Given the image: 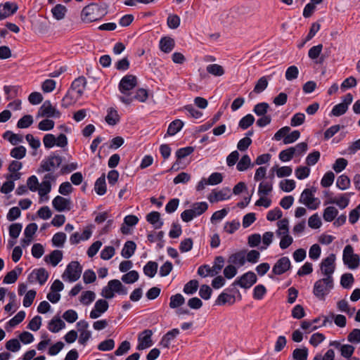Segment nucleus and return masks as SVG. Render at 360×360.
Wrapping results in <instances>:
<instances>
[{
	"mask_svg": "<svg viewBox=\"0 0 360 360\" xmlns=\"http://www.w3.org/2000/svg\"><path fill=\"white\" fill-rule=\"evenodd\" d=\"M224 264V258L222 256H217L215 257L214 265L212 267L207 264L202 265L198 268V274L202 277L214 276L220 272Z\"/></svg>",
	"mask_w": 360,
	"mask_h": 360,
	"instance_id": "obj_1",
	"label": "nucleus"
},
{
	"mask_svg": "<svg viewBox=\"0 0 360 360\" xmlns=\"http://www.w3.org/2000/svg\"><path fill=\"white\" fill-rule=\"evenodd\" d=\"M333 288V278H323L315 282L313 292L316 297L323 300Z\"/></svg>",
	"mask_w": 360,
	"mask_h": 360,
	"instance_id": "obj_2",
	"label": "nucleus"
},
{
	"mask_svg": "<svg viewBox=\"0 0 360 360\" xmlns=\"http://www.w3.org/2000/svg\"><path fill=\"white\" fill-rule=\"evenodd\" d=\"M63 159L59 155L52 153L49 157L43 160L41 162L40 167L37 169L38 173L44 172H51L56 168L59 167L62 164Z\"/></svg>",
	"mask_w": 360,
	"mask_h": 360,
	"instance_id": "obj_3",
	"label": "nucleus"
},
{
	"mask_svg": "<svg viewBox=\"0 0 360 360\" xmlns=\"http://www.w3.org/2000/svg\"><path fill=\"white\" fill-rule=\"evenodd\" d=\"M342 260L345 265L351 269H355L360 264V257L354 253V249L351 245H347L343 250Z\"/></svg>",
	"mask_w": 360,
	"mask_h": 360,
	"instance_id": "obj_4",
	"label": "nucleus"
},
{
	"mask_svg": "<svg viewBox=\"0 0 360 360\" xmlns=\"http://www.w3.org/2000/svg\"><path fill=\"white\" fill-rule=\"evenodd\" d=\"M320 269L324 278H333V274L335 270V255L332 253L323 259L320 264Z\"/></svg>",
	"mask_w": 360,
	"mask_h": 360,
	"instance_id": "obj_5",
	"label": "nucleus"
},
{
	"mask_svg": "<svg viewBox=\"0 0 360 360\" xmlns=\"http://www.w3.org/2000/svg\"><path fill=\"white\" fill-rule=\"evenodd\" d=\"M82 266L78 262L72 261L68 266L62 277L65 279L67 276L70 282L77 281L82 274Z\"/></svg>",
	"mask_w": 360,
	"mask_h": 360,
	"instance_id": "obj_6",
	"label": "nucleus"
},
{
	"mask_svg": "<svg viewBox=\"0 0 360 360\" xmlns=\"http://www.w3.org/2000/svg\"><path fill=\"white\" fill-rule=\"evenodd\" d=\"M137 85V78L133 75H127L123 77L119 83V90L124 95H129V91Z\"/></svg>",
	"mask_w": 360,
	"mask_h": 360,
	"instance_id": "obj_7",
	"label": "nucleus"
},
{
	"mask_svg": "<svg viewBox=\"0 0 360 360\" xmlns=\"http://www.w3.org/2000/svg\"><path fill=\"white\" fill-rule=\"evenodd\" d=\"M257 281L256 274L252 271H248L241 276L233 283V285H239L243 288H250Z\"/></svg>",
	"mask_w": 360,
	"mask_h": 360,
	"instance_id": "obj_8",
	"label": "nucleus"
},
{
	"mask_svg": "<svg viewBox=\"0 0 360 360\" xmlns=\"http://www.w3.org/2000/svg\"><path fill=\"white\" fill-rule=\"evenodd\" d=\"M153 331L149 329L144 330L138 335L137 345L138 350H143L151 347L153 344L152 340Z\"/></svg>",
	"mask_w": 360,
	"mask_h": 360,
	"instance_id": "obj_9",
	"label": "nucleus"
},
{
	"mask_svg": "<svg viewBox=\"0 0 360 360\" xmlns=\"http://www.w3.org/2000/svg\"><path fill=\"white\" fill-rule=\"evenodd\" d=\"M291 267V263L288 257L280 258L274 265L272 273L275 275H281L288 271Z\"/></svg>",
	"mask_w": 360,
	"mask_h": 360,
	"instance_id": "obj_10",
	"label": "nucleus"
},
{
	"mask_svg": "<svg viewBox=\"0 0 360 360\" xmlns=\"http://www.w3.org/2000/svg\"><path fill=\"white\" fill-rule=\"evenodd\" d=\"M231 190L226 187L219 191L214 190L208 195L207 199L212 203L230 198Z\"/></svg>",
	"mask_w": 360,
	"mask_h": 360,
	"instance_id": "obj_11",
	"label": "nucleus"
},
{
	"mask_svg": "<svg viewBox=\"0 0 360 360\" xmlns=\"http://www.w3.org/2000/svg\"><path fill=\"white\" fill-rule=\"evenodd\" d=\"M315 200L311 191L306 188L301 194L300 202L304 204L309 209L316 210L318 205L314 203Z\"/></svg>",
	"mask_w": 360,
	"mask_h": 360,
	"instance_id": "obj_12",
	"label": "nucleus"
},
{
	"mask_svg": "<svg viewBox=\"0 0 360 360\" xmlns=\"http://www.w3.org/2000/svg\"><path fill=\"white\" fill-rule=\"evenodd\" d=\"M109 307L106 300L100 299L95 303L94 309L91 310V319H97L105 313Z\"/></svg>",
	"mask_w": 360,
	"mask_h": 360,
	"instance_id": "obj_13",
	"label": "nucleus"
},
{
	"mask_svg": "<svg viewBox=\"0 0 360 360\" xmlns=\"http://www.w3.org/2000/svg\"><path fill=\"white\" fill-rule=\"evenodd\" d=\"M52 205L58 212L68 211L70 210V200L60 195H57L53 198Z\"/></svg>",
	"mask_w": 360,
	"mask_h": 360,
	"instance_id": "obj_14",
	"label": "nucleus"
},
{
	"mask_svg": "<svg viewBox=\"0 0 360 360\" xmlns=\"http://www.w3.org/2000/svg\"><path fill=\"white\" fill-rule=\"evenodd\" d=\"M179 333L180 331L178 328H174L168 331L162 336L160 342V345L164 348L169 349L170 347L171 341L175 339Z\"/></svg>",
	"mask_w": 360,
	"mask_h": 360,
	"instance_id": "obj_15",
	"label": "nucleus"
},
{
	"mask_svg": "<svg viewBox=\"0 0 360 360\" xmlns=\"http://www.w3.org/2000/svg\"><path fill=\"white\" fill-rule=\"evenodd\" d=\"M108 13L105 6L91 3V22L101 19Z\"/></svg>",
	"mask_w": 360,
	"mask_h": 360,
	"instance_id": "obj_16",
	"label": "nucleus"
},
{
	"mask_svg": "<svg viewBox=\"0 0 360 360\" xmlns=\"http://www.w3.org/2000/svg\"><path fill=\"white\" fill-rule=\"evenodd\" d=\"M34 273L36 274V280L41 285H44L49 278L48 271L44 268H39L38 269L34 270L33 272L28 276V281L30 283L33 282L32 278Z\"/></svg>",
	"mask_w": 360,
	"mask_h": 360,
	"instance_id": "obj_17",
	"label": "nucleus"
},
{
	"mask_svg": "<svg viewBox=\"0 0 360 360\" xmlns=\"http://www.w3.org/2000/svg\"><path fill=\"white\" fill-rule=\"evenodd\" d=\"M86 84V81L85 77H79L75 79L72 82L70 89L72 90V91L75 92L79 96H82V95L84 92Z\"/></svg>",
	"mask_w": 360,
	"mask_h": 360,
	"instance_id": "obj_18",
	"label": "nucleus"
},
{
	"mask_svg": "<svg viewBox=\"0 0 360 360\" xmlns=\"http://www.w3.org/2000/svg\"><path fill=\"white\" fill-rule=\"evenodd\" d=\"M56 109L52 106L50 101H46L40 107L38 115L41 117H51L55 116Z\"/></svg>",
	"mask_w": 360,
	"mask_h": 360,
	"instance_id": "obj_19",
	"label": "nucleus"
},
{
	"mask_svg": "<svg viewBox=\"0 0 360 360\" xmlns=\"http://www.w3.org/2000/svg\"><path fill=\"white\" fill-rule=\"evenodd\" d=\"M160 213L157 211H153L146 215V220L152 224L155 229H160L163 225V221L160 218Z\"/></svg>",
	"mask_w": 360,
	"mask_h": 360,
	"instance_id": "obj_20",
	"label": "nucleus"
},
{
	"mask_svg": "<svg viewBox=\"0 0 360 360\" xmlns=\"http://www.w3.org/2000/svg\"><path fill=\"white\" fill-rule=\"evenodd\" d=\"M80 97V96L69 89L62 100L61 105L62 107L67 108L74 104Z\"/></svg>",
	"mask_w": 360,
	"mask_h": 360,
	"instance_id": "obj_21",
	"label": "nucleus"
},
{
	"mask_svg": "<svg viewBox=\"0 0 360 360\" xmlns=\"http://www.w3.org/2000/svg\"><path fill=\"white\" fill-rule=\"evenodd\" d=\"M174 46V39L170 37H164L160 41V49L164 53L171 52Z\"/></svg>",
	"mask_w": 360,
	"mask_h": 360,
	"instance_id": "obj_22",
	"label": "nucleus"
},
{
	"mask_svg": "<svg viewBox=\"0 0 360 360\" xmlns=\"http://www.w3.org/2000/svg\"><path fill=\"white\" fill-rule=\"evenodd\" d=\"M62 259L63 252L59 250H55L50 255L44 257V261L47 263H51L53 266H56Z\"/></svg>",
	"mask_w": 360,
	"mask_h": 360,
	"instance_id": "obj_23",
	"label": "nucleus"
},
{
	"mask_svg": "<svg viewBox=\"0 0 360 360\" xmlns=\"http://www.w3.org/2000/svg\"><path fill=\"white\" fill-rule=\"evenodd\" d=\"M120 120V115L115 108H110L108 109L105 120L109 125L114 126L117 124Z\"/></svg>",
	"mask_w": 360,
	"mask_h": 360,
	"instance_id": "obj_24",
	"label": "nucleus"
},
{
	"mask_svg": "<svg viewBox=\"0 0 360 360\" xmlns=\"http://www.w3.org/2000/svg\"><path fill=\"white\" fill-rule=\"evenodd\" d=\"M65 327V322L59 317L52 319L48 325V329L52 333H58Z\"/></svg>",
	"mask_w": 360,
	"mask_h": 360,
	"instance_id": "obj_25",
	"label": "nucleus"
},
{
	"mask_svg": "<svg viewBox=\"0 0 360 360\" xmlns=\"http://www.w3.org/2000/svg\"><path fill=\"white\" fill-rule=\"evenodd\" d=\"M136 248V245L134 241H127L122 250L121 255L125 259H129L134 254Z\"/></svg>",
	"mask_w": 360,
	"mask_h": 360,
	"instance_id": "obj_26",
	"label": "nucleus"
},
{
	"mask_svg": "<svg viewBox=\"0 0 360 360\" xmlns=\"http://www.w3.org/2000/svg\"><path fill=\"white\" fill-rule=\"evenodd\" d=\"M245 254L246 252L245 250H241L236 253L232 254L229 257V262L234 264H239L240 266H243L245 263Z\"/></svg>",
	"mask_w": 360,
	"mask_h": 360,
	"instance_id": "obj_27",
	"label": "nucleus"
},
{
	"mask_svg": "<svg viewBox=\"0 0 360 360\" xmlns=\"http://www.w3.org/2000/svg\"><path fill=\"white\" fill-rule=\"evenodd\" d=\"M94 190L96 193L99 195H103L106 192V183H105V176L104 174H102L101 177H99L94 185Z\"/></svg>",
	"mask_w": 360,
	"mask_h": 360,
	"instance_id": "obj_28",
	"label": "nucleus"
},
{
	"mask_svg": "<svg viewBox=\"0 0 360 360\" xmlns=\"http://www.w3.org/2000/svg\"><path fill=\"white\" fill-rule=\"evenodd\" d=\"M67 11V8L62 4H57L51 9L53 16L58 20L63 19Z\"/></svg>",
	"mask_w": 360,
	"mask_h": 360,
	"instance_id": "obj_29",
	"label": "nucleus"
},
{
	"mask_svg": "<svg viewBox=\"0 0 360 360\" xmlns=\"http://www.w3.org/2000/svg\"><path fill=\"white\" fill-rule=\"evenodd\" d=\"M338 214V210L335 207L329 206L324 210L323 217L326 221L330 222L335 219Z\"/></svg>",
	"mask_w": 360,
	"mask_h": 360,
	"instance_id": "obj_30",
	"label": "nucleus"
},
{
	"mask_svg": "<svg viewBox=\"0 0 360 360\" xmlns=\"http://www.w3.org/2000/svg\"><path fill=\"white\" fill-rule=\"evenodd\" d=\"M158 267L157 262L150 261L143 267V272L147 276L153 278L157 273Z\"/></svg>",
	"mask_w": 360,
	"mask_h": 360,
	"instance_id": "obj_31",
	"label": "nucleus"
},
{
	"mask_svg": "<svg viewBox=\"0 0 360 360\" xmlns=\"http://www.w3.org/2000/svg\"><path fill=\"white\" fill-rule=\"evenodd\" d=\"M1 8L4 15H6V18H8L11 15L14 14L17 11L18 6L15 3H11L8 1L6 2L4 4H1Z\"/></svg>",
	"mask_w": 360,
	"mask_h": 360,
	"instance_id": "obj_32",
	"label": "nucleus"
},
{
	"mask_svg": "<svg viewBox=\"0 0 360 360\" xmlns=\"http://www.w3.org/2000/svg\"><path fill=\"white\" fill-rule=\"evenodd\" d=\"M184 122L180 120H175L172 121L167 129V134L170 136L175 135L183 127Z\"/></svg>",
	"mask_w": 360,
	"mask_h": 360,
	"instance_id": "obj_33",
	"label": "nucleus"
},
{
	"mask_svg": "<svg viewBox=\"0 0 360 360\" xmlns=\"http://www.w3.org/2000/svg\"><path fill=\"white\" fill-rule=\"evenodd\" d=\"M208 208V205L206 202H195L191 205V210H193L195 217L201 215Z\"/></svg>",
	"mask_w": 360,
	"mask_h": 360,
	"instance_id": "obj_34",
	"label": "nucleus"
},
{
	"mask_svg": "<svg viewBox=\"0 0 360 360\" xmlns=\"http://www.w3.org/2000/svg\"><path fill=\"white\" fill-rule=\"evenodd\" d=\"M235 300L236 298L234 295L222 292L218 296L216 300V304L218 305H224L229 302L231 304H233L235 302Z\"/></svg>",
	"mask_w": 360,
	"mask_h": 360,
	"instance_id": "obj_35",
	"label": "nucleus"
},
{
	"mask_svg": "<svg viewBox=\"0 0 360 360\" xmlns=\"http://www.w3.org/2000/svg\"><path fill=\"white\" fill-rule=\"evenodd\" d=\"M349 199L346 194L342 195L338 198H331L328 203L335 204L340 209H345L349 204Z\"/></svg>",
	"mask_w": 360,
	"mask_h": 360,
	"instance_id": "obj_36",
	"label": "nucleus"
},
{
	"mask_svg": "<svg viewBox=\"0 0 360 360\" xmlns=\"http://www.w3.org/2000/svg\"><path fill=\"white\" fill-rule=\"evenodd\" d=\"M206 70L208 73L217 77L222 76L224 74L223 67L218 64L208 65L206 68Z\"/></svg>",
	"mask_w": 360,
	"mask_h": 360,
	"instance_id": "obj_37",
	"label": "nucleus"
},
{
	"mask_svg": "<svg viewBox=\"0 0 360 360\" xmlns=\"http://www.w3.org/2000/svg\"><path fill=\"white\" fill-rule=\"evenodd\" d=\"M185 302V299L181 294L177 293L171 296L169 302V307L175 309L181 307Z\"/></svg>",
	"mask_w": 360,
	"mask_h": 360,
	"instance_id": "obj_38",
	"label": "nucleus"
},
{
	"mask_svg": "<svg viewBox=\"0 0 360 360\" xmlns=\"http://www.w3.org/2000/svg\"><path fill=\"white\" fill-rule=\"evenodd\" d=\"M268 80L266 77L259 78L255 84L253 92L258 94L264 91L268 86Z\"/></svg>",
	"mask_w": 360,
	"mask_h": 360,
	"instance_id": "obj_39",
	"label": "nucleus"
},
{
	"mask_svg": "<svg viewBox=\"0 0 360 360\" xmlns=\"http://www.w3.org/2000/svg\"><path fill=\"white\" fill-rule=\"evenodd\" d=\"M198 286L199 283L197 280H191L184 285V292L186 294L192 295L197 291Z\"/></svg>",
	"mask_w": 360,
	"mask_h": 360,
	"instance_id": "obj_40",
	"label": "nucleus"
},
{
	"mask_svg": "<svg viewBox=\"0 0 360 360\" xmlns=\"http://www.w3.org/2000/svg\"><path fill=\"white\" fill-rule=\"evenodd\" d=\"M308 349L307 347L297 348L292 352V358L295 360H307Z\"/></svg>",
	"mask_w": 360,
	"mask_h": 360,
	"instance_id": "obj_41",
	"label": "nucleus"
},
{
	"mask_svg": "<svg viewBox=\"0 0 360 360\" xmlns=\"http://www.w3.org/2000/svg\"><path fill=\"white\" fill-rule=\"evenodd\" d=\"M139 277V273L136 271H130L122 276V281L125 283H134L138 281Z\"/></svg>",
	"mask_w": 360,
	"mask_h": 360,
	"instance_id": "obj_42",
	"label": "nucleus"
},
{
	"mask_svg": "<svg viewBox=\"0 0 360 360\" xmlns=\"http://www.w3.org/2000/svg\"><path fill=\"white\" fill-rule=\"evenodd\" d=\"M10 155L13 158L22 159L26 155V148L22 146L15 147L11 150Z\"/></svg>",
	"mask_w": 360,
	"mask_h": 360,
	"instance_id": "obj_43",
	"label": "nucleus"
},
{
	"mask_svg": "<svg viewBox=\"0 0 360 360\" xmlns=\"http://www.w3.org/2000/svg\"><path fill=\"white\" fill-rule=\"evenodd\" d=\"M336 185L340 190H346L350 186V179L347 175L342 174L338 178Z\"/></svg>",
	"mask_w": 360,
	"mask_h": 360,
	"instance_id": "obj_44",
	"label": "nucleus"
},
{
	"mask_svg": "<svg viewBox=\"0 0 360 360\" xmlns=\"http://www.w3.org/2000/svg\"><path fill=\"white\" fill-rule=\"evenodd\" d=\"M271 170L273 172L276 171V175L279 178L288 176L292 174V172L291 167L288 166H284L279 168H278L277 166H275L272 167Z\"/></svg>",
	"mask_w": 360,
	"mask_h": 360,
	"instance_id": "obj_45",
	"label": "nucleus"
},
{
	"mask_svg": "<svg viewBox=\"0 0 360 360\" xmlns=\"http://www.w3.org/2000/svg\"><path fill=\"white\" fill-rule=\"evenodd\" d=\"M33 123V117L30 115H24L22 117H21L18 123L17 127L18 128L20 129H25L29 127Z\"/></svg>",
	"mask_w": 360,
	"mask_h": 360,
	"instance_id": "obj_46",
	"label": "nucleus"
},
{
	"mask_svg": "<svg viewBox=\"0 0 360 360\" xmlns=\"http://www.w3.org/2000/svg\"><path fill=\"white\" fill-rule=\"evenodd\" d=\"M66 240V234L63 232H58L52 238L53 245L56 247H63Z\"/></svg>",
	"mask_w": 360,
	"mask_h": 360,
	"instance_id": "obj_47",
	"label": "nucleus"
},
{
	"mask_svg": "<svg viewBox=\"0 0 360 360\" xmlns=\"http://www.w3.org/2000/svg\"><path fill=\"white\" fill-rule=\"evenodd\" d=\"M295 153V148L290 147L286 150H282L279 154V158L283 162L290 161Z\"/></svg>",
	"mask_w": 360,
	"mask_h": 360,
	"instance_id": "obj_48",
	"label": "nucleus"
},
{
	"mask_svg": "<svg viewBox=\"0 0 360 360\" xmlns=\"http://www.w3.org/2000/svg\"><path fill=\"white\" fill-rule=\"evenodd\" d=\"M255 122V117L251 114H248L243 117L239 122L238 126L243 129H246L249 127L253 124Z\"/></svg>",
	"mask_w": 360,
	"mask_h": 360,
	"instance_id": "obj_49",
	"label": "nucleus"
},
{
	"mask_svg": "<svg viewBox=\"0 0 360 360\" xmlns=\"http://www.w3.org/2000/svg\"><path fill=\"white\" fill-rule=\"evenodd\" d=\"M25 317V312L24 311H20L18 314L13 317L8 323L7 326L13 328L20 323Z\"/></svg>",
	"mask_w": 360,
	"mask_h": 360,
	"instance_id": "obj_50",
	"label": "nucleus"
},
{
	"mask_svg": "<svg viewBox=\"0 0 360 360\" xmlns=\"http://www.w3.org/2000/svg\"><path fill=\"white\" fill-rule=\"evenodd\" d=\"M251 164V160L248 155H244L237 164V169L240 172L246 170Z\"/></svg>",
	"mask_w": 360,
	"mask_h": 360,
	"instance_id": "obj_51",
	"label": "nucleus"
},
{
	"mask_svg": "<svg viewBox=\"0 0 360 360\" xmlns=\"http://www.w3.org/2000/svg\"><path fill=\"white\" fill-rule=\"evenodd\" d=\"M269 108V105L267 103H259L255 105L253 112L258 116L265 115Z\"/></svg>",
	"mask_w": 360,
	"mask_h": 360,
	"instance_id": "obj_52",
	"label": "nucleus"
},
{
	"mask_svg": "<svg viewBox=\"0 0 360 360\" xmlns=\"http://www.w3.org/2000/svg\"><path fill=\"white\" fill-rule=\"evenodd\" d=\"M354 281L353 275L350 273H347L341 276L340 284L344 288H349Z\"/></svg>",
	"mask_w": 360,
	"mask_h": 360,
	"instance_id": "obj_53",
	"label": "nucleus"
},
{
	"mask_svg": "<svg viewBox=\"0 0 360 360\" xmlns=\"http://www.w3.org/2000/svg\"><path fill=\"white\" fill-rule=\"evenodd\" d=\"M41 326V317L40 316H35L29 322L27 328L32 331H37Z\"/></svg>",
	"mask_w": 360,
	"mask_h": 360,
	"instance_id": "obj_54",
	"label": "nucleus"
},
{
	"mask_svg": "<svg viewBox=\"0 0 360 360\" xmlns=\"http://www.w3.org/2000/svg\"><path fill=\"white\" fill-rule=\"evenodd\" d=\"M335 179V174L332 172H328L321 179V184L323 187L327 188L331 186Z\"/></svg>",
	"mask_w": 360,
	"mask_h": 360,
	"instance_id": "obj_55",
	"label": "nucleus"
},
{
	"mask_svg": "<svg viewBox=\"0 0 360 360\" xmlns=\"http://www.w3.org/2000/svg\"><path fill=\"white\" fill-rule=\"evenodd\" d=\"M277 226L278 227V230L276 232L278 236L288 233V220L287 219L285 218L278 221L277 223Z\"/></svg>",
	"mask_w": 360,
	"mask_h": 360,
	"instance_id": "obj_56",
	"label": "nucleus"
},
{
	"mask_svg": "<svg viewBox=\"0 0 360 360\" xmlns=\"http://www.w3.org/2000/svg\"><path fill=\"white\" fill-rule=\"evenodd\" d=\"M347 109L346 104L340 103L333 108L331 115L335 117L341 116L347 112Z\"/></svg>",
	"mask_w": 360,
	"mask_h": 360,
	"instance_id": "obj_57",
	"label": "nucleus"
},
{
	"mask_svg": "<svg viewBox=\"0 0 360 360\" xmlns=\"http://www.w3.org/2000/svg\"><path fill=\"white\" fill-rule=\"evenodd\" d=\"M22 225L19 223H15V224H12L11 225H10L9 226V235L11 236V238H13V239H16L20 232H21V230H22Z\"/></svg>",
	"mask_w": 360,
	"mask_h": 360,
	"instance_id": "obj_58",
	"label": "nucleus"
},
{
	"mask_svg": "<svg viewBox=\"0 0 360 360\" xmlns=\"http://www.w3.org/2000/svg\"><path fill=\"white\" fill-rule=\"evenodd\" d=\"M194 151V148L192 146H187L181 148L176 150V156L178 160H181L188 155H191Z\"/></svg>",
	"mask_w": 360,
	"mask_h": 360,
	"instance_id": "obj_59",
	"label": "nucleus"
},
{
	"mask_svg": "<svg viewBox=\"0 0 360 360\" xmlns=\"http://www.w3.org/2000/svg\"><path fill=\"white\" fill-rule=\"evenodd\" d=\"M354 347L351 345H342L341 347H340V352H341V355L346 358V359H349L354 352Z\"/></svg>",
	"mask_w": 360,
	"mask_h": 360,
	"instance_id": "obj_60",
	"label": "nucleus"
},
{
	"mask_svg": "<svg viewBox=\"0 0 360 360\" xmlns=\"http://www.w3.org/2000/svg\"><path fill=\"white\" fill-rule=\"evenodd\" d=\"M299 74V70L298 68L295 66L292 65L290 66L285 72V78L288 81H291L293 79H295L297 78Z\"/></svg>",
	"mask_w": 360,
	"mask_h": 360,
	"instance_id": "obj_61",
	"label": "nucleus"
},
{
	"mask_svg": "<svg viewBox=\"0 0 360 360\" xmlns=\"http://www.w3.org/2000/svg\"><path fill=\"white\" fill-rule=\"evenodd\" d=\"M295 187V182L292 179H285L280 182V188L285 192H290Z\"/></svg>",
	"mask_w": 360,
	"mask_h": 360,
	"instance_id": "obj_62",
	"label": "nucleus"
},
{
	"mask_svg": "<svg viewBox=\"0 0 360 360\" xmlns=\"http://www.w3.org/2000/svg\"><path fill=\"white\" fill-rule=\"evenodd\" d=\"M37 190L39 191V195L41 197L47 195L51 190V182L48 180H43L40 187L38 188Z\"/></svg>",
	"mask_w": 360,
	"mask_h": 360,
	"instance_id": "obj_63",
	"label": "nucleus"
},
{
	"mask_svg": "<svg viewBox=\"0 0 360 360\" xmlns=\"http://www.w3.org/2000/svg\"><path fill=\"white\" fill-rule=\"evenodd\" d=\"M347 160L345 158H340L335 160L333 165V169L337 173L342 172L347 165Z\"/></svg>",
	"mask_w": 360,
	"mask_h": 360,
	"instance_id": "obj_64",
	"label": "nucleus"
}]
</instances>
